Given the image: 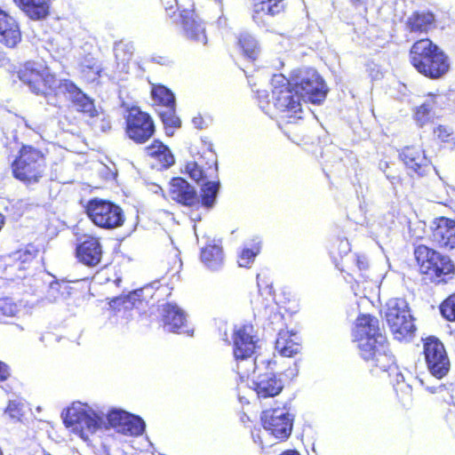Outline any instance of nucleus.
Wrapping results in <instances>:
<instances>
[{
    "label": "nucleus",
    "instance_id": "nucleus-21",
    "mask_svg": "<svg viewBox=\"0 0 455 455\" xmlns=\"http://www.w3.org/2000/svg\"><path fill=\"white\" fill-rule=\"evenodd\" d=\"M275 349L282 356L285 357H291L298 354L300 350L299 337L296 333L287 330H281L275 340Z\"/></svg>",
    "mask_w": 455,
    "mask_h": 455
},
{
    "label": "nucleus",
    "instance_id": "nucleus-32",
    "mask_svg": "<svg viewBox=\"0 0 455 455\" xmlns=\"http://www.w3.org/2000/svg\"><path fill=\"white\" fill-rule=\"evenodd\" d=\"M80 69L90 80L96 79L101 72V65L92 54L85 55L80 61Z\"/></svg>",
    "mask_w": 455,
    "mask_h": 455
},
{
    "label": "nucleus",
    "instance_id": "nucleus-15",
    "mask_svg": "<svg viewBox=\"0 0 455 455\" xmlns=\"http://www.w3.org/2000/svg\"><path fill=\"white\" fill-rule=\"evenodd\" d=\"M431 239L444 249L455 248V220L445 217L436 218L431 224Z\"/></svg>",
    "mask_w": 455,
    "mask_h": 455
},
{
    "label": "nucleus",
    "instance_id": "nucleus-51",
    "mask_svg": "<svg viewBox=\"0 0 455 455\" xmlns=\"http://www.w3.org/2000/svg\"><path fill=\"white\" fill-rule=\"evenodd\" d=\"M167 11H172L177 4V0H161Z\"/></svg>",
    "mask_w": 455,
    "mask_h": 455
},
{
    "label": "nucleus",
    "instance_id": "nucleus-4",
    "mask_svg": "<svg viewBox=\"0 0 455 455\" xmlns=\"http://www.w3.org/2000/svg\"><path fill=\"white\" fill-rule=\"evenodd\" d=\"M410 56L413 67L425 76L436 79L449 71L448 57L429 39H421L414 43Z\"/></svg>",
    "mask_w": 455,
    "mask_h": 455
},
{
    "label": "nucleus",
    "instance_id": "nucleus-8",
    "mask_svg": "<svg viewBox=\"0 0 455 455\" xmlns=\"http://www.w3.org/2000/svg\"><path fill=\"white\" fill-rule=\"evenodd\" d=\"M44 154L32 146H22L12 164L14 177L27 184L37 183L45 171Z\"/></svg>",
    "mask_w": 455,
    "mask_h": 455
},
{
    "label": "nucleus",
    "instance_id": "nucleus-23",
    "mask_svg": "<svg viewBox=\"0 0 455 455\" xmlns=\"http://www.w3.org/2000/svg\"><path fill=\"white\" fill-rule=\"evenodd\" d=\"M181 17L186 36L190 39L205 44L207 43V37L202 21L191 12H186L182 14Z\"/></svg>",
    "mask_w": 455,
    "mask_h": 455
},
{
    "label": "nucleus",
    "instance_id": "nucleus-54",
    "mask_svg": "<svg viewBox=\"0 0 455 455\" xmlns=\"http://www.w3.org/2000/svg\"><path fill=\"white\" fill-rule=\"evenodd\" d=\"M149 189L155 194L163 192L162 188L157 184H151Z\"/></svg>",
    "mask_w": 455,
    "mask_h": 455
},
{
    "label": "nucleus",
    "instance_id": "nucleus-24",
    "mask_svg": "<svg viewBox=\"0 0 455 455\" xmlns=\"http://www.w3.org/2000/svg\"><path fill=\"white\" fill-rule=\"evenodd\" d=\"M202 262L211 270H219L224 264V254L220 241L213 240L201 251Z\"/></svg>",
    "mask_w": 455,
    "mask_h": 455
},
{
    "label": "nucleus",
    "instance_id": "nucleus-22",
    "mask_svg": "<svg viewBox=\"0 0 455 455\" xmlns=\"http://www.w3.org/2000/svg\"><path fill=\"white\" fill-rule=\"evenodd\" d=\"M185 172L196 182H204L216 175L217 164L215 163L214 165L208 164L204 165V159L200 157L198 161L188 162L185 165Z\"/></svg>",
    "mask_w": 455,
    "mask_h": 455
},
{
    "label": "nucleus",
    "instance_id": "nucleus-40",
    "mask_svg": "<svg viewBox=\"0 0 455 455\" xmlns=\"http://www.w3.org/2000/svg\"><path fill=\"white\" fill-rule=\"evenodd\" d=\"M440 310L444 318L449 321H455V294L443 302Z\"/></svg>",
    "mask_w": 455,
    "mask_h": 455
},
{
    "label": "nucleus",
    "instance_id": "nucleus-44",
    "mask_svg": "<svg viewBox=\"0 0 455 455\" xmlns=\"http://www.w3.org/2000/svg\"><path fill=\"white\" fill-rule=\"evenodd\" d=\"M353 4L360 11L367 12L368 8L374 5V0H352Z\"/></svg>",
    "mask_w": 455,
    "mask_h": 455
},
{
    "label": "nucleus",
    "instance_id": "nucleus-10",
    "mask_svg": "<svg viewBox=\"0 0 455 455\" xmlns=\"http://www.w3.org/2000/svg\"><path fill=\"white\" fill-rule=\"evenodd\" d=\"M386 319L397 339L410 336L416 330L407 302L403 299H392L387 303Z\"/></svg>",
    "mask_w": 455,
    "mask_h": 455
},
{
    "label": "nucleus",
    "instance_id": "nucleus-37",
    "mask_svg": "<svg viewBox=\"0 0 455 455\" xmlns=\"http://www.w3.org/2000/svg\"><path fill=\"white\" fill-rule=\"evenodd\" d=\"M260 246L254 244L252 248H243L238 258V265L242 267H249L254 261L255 257L259 253Z\"/></svg>",
    "mask_w": 455,
    "mask_h": 455
},
{
    "label": "nucleus",
    "instance_id": "nucleus-7",
    "mask_svg": "<svg viewBox=\"0 0 455 455\" xmlns=\"http://www.w3.org/2000/svg\"><path fill=\"white\" fill-rule=\"evenodd\" d=\"M414 255L420 273L427 275L431 282H446L453 274L454 265L450 258L425 245L417 246Z\"/></svg>",
    "mask_w": 455,
    "mask_h": 455
},
{
    "label": "nucleus",
    "instance_id": "nucleus-5",
    "mask_svg": "<svg viewBox=\"0 0 455 455\" xmlns=\"http://www.w3.org/2000/svg\"><path fill=\"white\" fill-rule=\"evenodd\" d=\"M64 422L84 440H88L91 435L106 426L103 413L95 411L90 405L81 402L73 403L68 408Z\"/></svg>",
    "mask_w": 455,
    "mask_h": 455
},
{
    "label": "nucleus",
    "instance_id": "nucleus-34",
    "mask_svg": "<svg viewBox=\"0 0 455 455\" xmlns=\"http://www.w3.org/2000/svg\"><path fill=\"white\" fill-rule=\"evenodd\" d=\"M219 181H204L202 187V203L205 207H212L219 191Z\"/></svg>",
    "mask_w": 455,
    "mask_h": 455
},
{
    "label": "nucleus",
    "instance_id": "nucleus-20",
    "mask_svg": "<svg viewBox=\"0 0 455 455\" xmlns=\"http://www.w3.org/2000/svg\"><path fill=\"white\" fill-rule=\"evenodd\" d=\"M164 328L169 332H186V315L176 304L167 303L163 309Z\"/></svg>",
    "mask_w": 455,
    "mask_h": 455
},
{
    "label": "nucleus",
    "instance_id": "nucleus-45",
    "mask_svg": "<svg viewBox=\"0 0 455 455\" xmlns=\"http://www.w3.org/2000/svg\"><path fill=\"white\" fill-rule=\"evenodd\" d=\"M354 260L360 271L366 270L369 267L368 259L364 255L355 254Z\"/></svg>",
    "mask_w": 455,
    "mask_h": 455
},
{
    "label": "nucleus",
    "instance_id": "nucleus-25",
    "mask_svg": "<svg viewBox=\"0 0 455 455\" xmlns=\"http://www.w3.org/2000/svg\"><path fill=\"white\" fill-rule=\"evenodd\" d=\"M13 2L31 20H44L49 14L50 5L47 0H13Z\"/></svg>",
    "mask_w": 455,
    "mask_h": 455
},
{
    "label": "nucleus",
    "instance_id": "nucleus-35",
    "mask_svg": "<svg viewBox=\"0 0 455 455\" xmlns=\"http://www.w3.org/2000/svg\"><path fill=\"white\" fill-rule=\"evenodd\" d=\"M152 97L155 102L163 105V107L175 105L173 93L164 86H155L152 89Z\"/></svg>",
    "mask_w": 455,
    "mask_h": 455
},
{
    "label": "nucleus",
    "instance_id": "nucleus-52",
    "mask_svg": "<svg viewBox=\"0 0 455 455\" xmlns=\"http://www.w3.org/2000/svg\"><path fill=\"white\" fill-rule=\"evenodd\" d=\"M195 127L198 128V129H202L203 128V123H204V120L201 116H196L193 118L192 120Z\"/></svg>",
    "mask_w": 455,
    "mask_h": 455
},
{
    "label": "nucleus",
    "instance_id": "nucleus-17",
    "mask_svg": "<svg viewBox=\"0 0 455 455\" xmlns=\"http://www.w3.org/2000/svg\"><path fill=\"white\" fill-rule=\"evenodd\" d=\"M169 196L172 200L187 206H192L199 203L194 187L182 178H173L171 180Z\"/></svg>",
    "mask_w": 455,
    "mask_h": 455
},
{
    "label": "nucleus",
    "instance_id": "nucleus-31",
    "mask_svg": "<svg viewBox=\"0 0 455 455\" xmlns=\"http://www.w3.org/2000/svg\"><path fill=\"white\" fill-rule=\"evenodd\" d=\"M89 100L92 102L93 108L95 109L94 113L85 112L78 108H76L77 111L82 112L85 115H87L91 119V124L96 131H100L102 132H106L110 130L111 128V123L110 120L106 115L102 112H100L99 109L96 108L93 100L89 98Z\"/></svg>",
    "mask_w": 455,
    "mask_h": 455
},
{
    "label": "nucleus",
    "instance_id": "nucleus-49",
    "mask_svg": "<svg viewBox=\"0 0 455 455\" xmlns=\"http://www.w3.org/2000/svg\"><path fill=\"white\" fill-rule=\"evenodd\" d=\"M339 249L340 251V254H347L350 251V244L347 239H342L339 241Z\"/></svg>",
    "mask_w": 455,
    "mask_h": 455
},
{
    "label": "nucleus",
    "instance_id": "nucleus-13",
    "mask_svg": "<svg viewBox=\"0 0 455 455\" xmlns=\"http://www.w3.org/2000/svg\"><path fill=\"white\" fill-rule=\"evenodd\" d=\"M424 355L431 374L438 379L445 376L450 369V361L443 344L435 337L424 341Z\"/></svg>",
    "mask_w": 455,
    "mask_h": 455
},
{
    "label": "nucleus",
    "instance_id": "nucleus-50",
    "mask_svg": "<svg viewBox=\"0 0 455 455\" xmlns=\"http://www.w3.org/2000/svg\"><path fill=\"white\" fill-rule=\"evenodd\" d=\"M9 369L6 364L0 362V380H5L9 377Z\"/></svg>",
    "mask_w": 455,
    "mask_h": 455
},
{
    "label": "nucleus",
    "instance_id": "nucleus-42",
    "mask_svg": "<svg viewBox=\"0 0 455 455\" xmlns=\"http://www.w3.org/2000/svg\"><path fill=\"white\" fill-rule=\"evenodd\" d=\"M434 134L443 142H451L454 140L453 132L449 126H437L434 130Z\"/></svg>",
    "mask_w": 455,
    "mask_h": 455
},
{
    "label": "nucleus",
    "instance_id": "nucleus-30",
    "mask_svg": "<svg viewBox=\"0 0 455 455\" xmlns=\"http://www.w3.org/2000/svg\"><path fill=\"white\" fill-rule=\"evenodd\" d=\"M238 46L243 51L244 56L255 60L259 53V45L257 40L249 33L240 34L237 42Z\"/></svg>",
    "mask_w": 455,
    "mask_h": 455
},
{
    "label": "nucleus",
    "instance_id": "nucleus-16",
    "mask_svg": "<svg viewBox=\"0 0 455 455\" xmlns=\"http://www.w3.org/2000/svg\"><path fill=\"white\" fill-rule=\"evenodd\" d=\"M76 258L85 266L95 267L102 258V246L98 238L84 236V240L76 246Z\"/></svg>",
    "mask_w": 455,
    "mask_h": 455
},
{
    "label": "nucleus",
    "instance_id": "nucleus-53",
    "mask_svg": "<svg viewBox=\"0 0 455 455\" xmlns=\"http://www.w3.org/2000/svg\"><path fill=\"white\" fill-rule=\"evenodd\" d=\"M26 126L31 130H33L34 132H36V133H39L40 131H41V127L40 125H37V124H28V122L25 123Z\"/></svg>",
    "mask_w": 455,
    "mask_h": 455
},
{
    "label": "nucleus",
    "instance_id": "nucleus-33",
    "mask_svg": "<svg viewBox=\"0 0 455 455\" xmlns=\"http://www.w3.org/2000/svg\"><path fill=\"white\" fill-rule=\"evenodd\" d=\"M145 422L139 417L130 415L129 419L124 421L121 433L129 435H140L145 430Z\"/></svg>",
    "mask_w": 455,
    "mask_h": 455
},
{
    "label": "nucleus",
    "instance_id": "nucleus-3",
    "mask_svg": "<svg viewBox=\"0 0 455 455\" xmlns=\"http://www.w3.org/2000/svg\"><path fill=\"white\" fill-rule=\"evenodd\" d=\"M20 80L28 84L36 94H46L48 90L56 94H63L79 109L94 113L95 109L89 97L84 93L72 81L57 79L46 69H38L35 63L28 62L18 72Z\"/></svg>",
    "mask_w": 455,
    "mask_h": 455
},
{
    "label": "nucleus",
    "instance_id": "nucleus-47",
    "mask_svg": "<svg viewBox=\"0 0 455 455\" xmlns=\"http://www.w3.org/2000/svg\"><path fill=\"white\" fill-rule=\"evenodd\" d=\"M56 44L58 46L56 52L60 55H64L70 49L69 42H56Z\"/></svg>",
    "mask_w": 455,
    "mask_h": 455
},
{
    "label": "nucleus",
    "instance_id": "nucleus-28",
    "mask_svg": "<svg viewBox=\"0 0 455 455\" xmlns=\"http://www.w3.org/2000/svg\"><path fill=\"white\" fill-rule=\"evenodd\" d=\"M134 46L132 42L120 41L114 47L115 57L121 71L128 72V64L133 56Z\"/></svg>",
    "mask_w": 455,
    "mask_h": 455
},
{
    "label": "nucleus",
    "instance_id": "nucleus-56",
    "mask_svg": "<svg viewBox=\"0 0 455 455\" xmlns=\"http://www.w3.org/2000/svg\"><path fill=\"white\" fill-rule=\"evenodd\" d=\"M4 216L0 213V230L4 227Z\"/></svg>",
    "mask_w": 455,
    "mask_h": 455
},
{
    "label": "nucleus",
    "instance_id": "nucleus-55",
    "mask_svg": "<svg viewBox=\"0 0 455 455\" xmlns=\"http://www.w3.org/2000/svg\"><path fill=\"white\" fill-rule=\"evenodd\" d=\"M281 455H300V454L297 451L288 450V451L283 452Z\"/></svg>",
    "mask_w": 455,
    "mask_h": 455
},
{
    "label": "nucleus",
    "instance_id": "nucleus-12",
    "mask_svg": "<svg viewBox=\"0 0 455 455\" xmlns=\"http://www.w3.org/2000/svg\"><path fill=\"white\" fill-rule=\"evenodd\" d=\"M261 421L265 431L275 439L286 440L291 433L293 417L285 408L264 411Z\"/></svg>",
    "mask_w": 455,
    "mask_h": 455
},
{
    "label": "nucleus",
    "instance_id": "nucleus-46",
    "mask_svg": "<svg viewBox=\"0 0 455 455\" xmlns=\"http://www.w3.org/2000/svg\"><path fill=\"white\" fill-rule=\"evenodd\" d=\"M150 60L162 66H169L172 60L166 56H152Z\"/></svg>",
    "mask_w": 455,
    "mask_h": 455
},
{
    "label": "nucleus",
    "instance_id": "nucleus-58",
    "mask_svg": "<svg viewBox=\"0 0 455 455\" xmlns=\"http://www.w3.org/2000/svg\"><path fill=\"white\" fill-rule=\"evenodd\" d=\"M223 339H225V340H227V339H228V334H227V333H225V334H224V338H223Z\"/></svg>",
    "mask_w": 455,
    "mask_h": 455
},
{
    "label": "nucleus",
    "instance_id": "nucleus-27",
    "mask_svg": "<svg viewBox=\"0 0 455 455\" xmlns=\"http://www.w3.org/2000/svg\"><path fill=\"white\" fill-rule=\"evenodd\" d=\"M148 156L156 159L163 167L168 168L174 163L173 156L169 148L160 141H154L145 148Z\"/></svg>",
    "mask_w": 455,
    "mask_h": 455
},
{
    "label": "nucleus",
    "instance_id": "nucleus-48",
    "mask_svg": "<svg viewBox=\"0 0 455 455\" xmlns=\"http://www.w3.org/2000/svg\"><path fill=\"white\" fill-rule=\"evenodd\" d=\"M379 168L386 174V177L393 182L395 177L387 172V169L389 168L388 163L386 161L379 162Z\"/></svg>",
    "mask_w": 455,
    "mask_h": 455
},
{
    "label": "nucleus",
    "instance_id": "nucleus-19",
    "mask_svg": "<svg viewBox=\"0 0 455 455\" xmlns=\"http://www.w3.org/2000/svg\"><path fill=\"white\" fill-rule=\"evenodd\" d=\"M21 40L18 22L7 12L0 9V42L7 47H15Z\"/></svg>",
    "mask_w": 455,
    "mask_h": 455
},
{
    "label": "nucleus",
    "instance_id": "nucleus-2",
    "mask_svg": "<svg viewBox=\"0 0 455 455\" xmlns=\"http://www.w3.org/2000/svg\"><path fill=\"white\" fill-rule=\"evenodd\" d=\"M361 357L368 363L372 372L377 369L388 371L395 363L394 356L388 350V343L379 329V320L370 315L357 317L353 331Z\"/></svg>",
    "mask_w": 455,
    "mask_h": 455
},
{
    "label": "nucleus",
    "instance_id": "nucleus-39",
    "mask_svg": "<svg viewBox=\"0 0 455 455\" xmlns=\"http://www.w3.org/2000/svg\"><path fill=\"white\" fill-rule=\"evenodd\" d=\"M165 110L159 113L163 123L165 126L171 128H176L180 126V120L175 115L174 105L165 106Z\"/></svg>",
    "mask_w": 455,
    "mask_h": 455
},
{
    "label": "nucleus",
    "instance_id": "nucleus-14",
    "mask_svg": "<svg viewBox=\"0 0 455 455\" xmlns=\"http://www.w3.org/2000/svg\"><path fill=\"white\" fill-rule=\"evenodd\" d=\"M126 125L129 138L137 143H145L155 132L152 118L137 108L129 110Z\"/></svg>",
    "mask_w": 455,
    "mask_h": 455
},
{
    "label": "nucleus",
    "instance_id": "nucleus-57",
    "mask_svg": "<svg viewBox=\"0 0 455 455\" xmlns=\"http://www.w3.org/2000/svg\"><path fill=\"white\" fill-rule=\"evenodd\" d=\"M274 318H275V319H282V316L280 315H275Z\"/></svg>",
    "mask_w": 455,
    "mask_h": 455
},
{
    "label": "nucleus",
    "instance_id": "nucleus-43",
    "mask_svg": "<svg viewBox=\"0 0 455 455\" xmlns=\"http://www.w3.org/2000/svg\"><path fill=\"white\" fill-rule=\"evenodd\" d=\"M22 403L18 401H10L5 412L12 419H19L21 415Z\"/></svg>",
    "mask_w": 455,
    "mask_h": 455
},
{
    "label": "nucleus",
    "instance_id": "nucleus-41",
    "mask_svg": "<svg viewBox=\"0 0 455 455\" xmlns=\"http://www.w3.org/2000/svg\"><path fill=\"white\" fill-rule=\"evenodd\" d=\"M431 110L432 106L429 103H423L417 108L415 120L420 126L424 125L429 120Z\"/></svg>",
    "mask_w": 455,
    "mask_h": 455
},
{
    "label": "nucleus",
    "instance_id": "nucleus-11",
    "mask_svg": "<svg viewBox=\"0 0 455 455\" xmlns=\"http://www.w3.org/2000/svg\"><path fill=\"white\" fill-rule=\"evenodd\" d=\"M86 212L92 221L103 228L121 227L124 221L123 210L116 204L102 199L91 200L86 207Z\"/></svg>",
    "mask_w": 455,
    "mask_h": 455
},
{
    "label": "nucleus",
    "instance_id": "nucleus-1",
    "mask_svg": "<svg viewBox=\"0 0 455 455\" xmlns=\"http://www.w3.org/2000/svg\"><path fill=\"white\" fill-rule=\"evenodd\" d=\"M252 327L243 325L234 330V356L237 362V371L244 377L253 367L254 377L251 388L259 398H268L277 395L283 388V382L272 371L256 374L259 368L258 359H251L255 352L256 341L251 335Z\"/></svg>",
    "mask_w": 455,
    "mask_h": 455
},
{
    "label": "nucleus",
    "instance_id": "nucleus-29",
    "mask_svg": "<svg viewBox=\"0 0 455 455\" xmlns=\"http://www.w3.org/2000/svg\"><path fill=\"white\" fill-rule=\"evenodd\" d=\"M253 11L257 14L274 16L280 13L283 8V0H252Z\"/></svg>",
    "mask_w": 455,
    "mask_h": 455
},
{
    "label": "nucleus",
    "instance_id": "nucleus-9",
    "mask_svg": "<svg viewBox=\"0 0 455 455\" xmlns=\"http://www.w3.org/2000/svg\"><path fill=\"white\" fill-rule=\"evenodd\" d=\"M292 83L296 93L305 103L320 104L326 97V85L313 68L296 70L292 76Z\"/></svg>",
    "mask_w": 455,
    "mask_h": 455
},
{
    "label": "nucleus",
    "instance_id": "nucleus-38",
    "mask_svg": "<svg viewBox=\"0 0 455 455\" xmlns=\"http://www.w3.org/2000/svg\"><path fill=\"white\" fill-rule=\"evenodd\" d=\"M19 312L18 305L9 298L0 299V321L5 317H12Z\"/></svg>",
    "mask_w": 455,
    "mask_h": 455
},
{
    "label": "nucleus",
    "instance_id": "nucleus-59",
    "mask_svg": "<svg viewBox=\"0 0 455 455\" xmlns=\"http://www.w3.org/2000/svg\"><path fill=\"white\" fill-rule=\"evenodd\" d=\"M0 455H3L1 451H0Z\"/></svg>",
    "mask_w": 455,
    "mask_h": 455
},
{
    "label": "nucleus",
    "instance_id": "nucleus-6",
    "mask_svg": "<svg viewBox=\"0 0 455 455\" xmlns=\"http://www.w3.org/2000/svg\"><path fill=\"white\" fill-rule=\"evenodd\" d=\"M272 100L275 108L281 113L280 118L287 123L301 118V100L296 93L294 86L291 87L289 80L282 74L272 77Z\"/></svg>",
    "mask_w": 455,
    "mask_h": 455
},
{
    "label": "nucleus",
    "instance_id": "nucleus-36",
    "mask_svg": "<svg viewBox=\"0 0 455 455\" xmlns=\"http://www.w3.org/2000/svg\"><path fill=\"white\" fill-rule=\"evenodd\" d=\"M130 415V413L122 410H112L107 415L106 426L104 427H107V424H108L109 427L115 428L118 433H121L124 421L129 419Z\"/></svg>",
    "mask_w": 455,
    "mask_h": 455
},
{
    "label": "nucleus",
    "instance_id": "nucleus-26",
    "mask_svg": "<svg viewBox=\"0 0 455 455\" xmlns=\"http://www.w3.org/2000/svg\"><path fill=\"white\" fill-rule=\"evenodd\" d=\"M407 27L413 33H427L435 27V17L428 12H414L408 19Z\"/></svg>",
    "mask_w": 455,
    "mask_h": 455
},
{
    "label": "nucleus",
    "instance_id": "nucleus-18",
    "mask_svg": "<svg viewBox=\"0 0 455 455\" xmlns=\"http://www.w3.org/2000/svg\"><path fill=\"white\" fill-rule=\"evenodd\" d=\"M399 156L408 169L419 175H423L429 168V160L419 147H405Z\"/></svg>",
    "mask_w": 455,
    "mask_h": 455
}]
</instances>
